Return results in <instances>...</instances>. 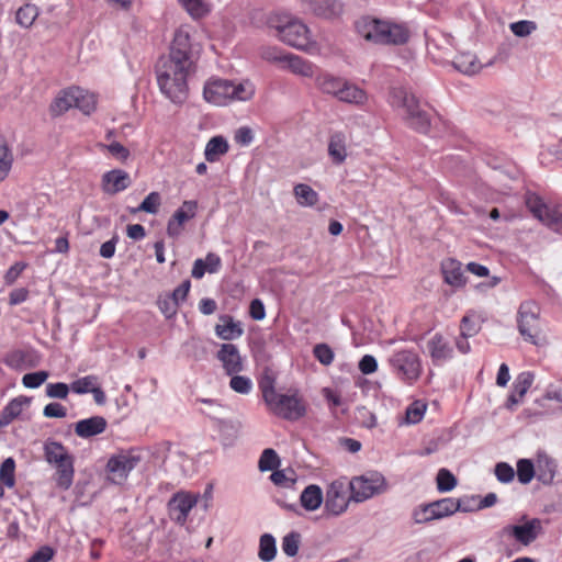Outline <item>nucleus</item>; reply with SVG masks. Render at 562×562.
<instances>
[{
    "label": "nucleus",
    "mask_w": 562,
    "mask_h": 562,
    "mask_svg": "<svg viewBox=\"0 0 562 562\" xmlns=\"http://www.w3.org/2000/svg\"><path fill=\"white\" fill-rule=\"evenodd\" d=\"M198 45L193 44L189 26L176 32L167 56H161L155 67L160 92L175 104H183L189 95L188 80L195 72Z\"/></svg>",
    "instance_id": "nucleus-1"
},
{
    "label": "nucleus",
    "mask_w": 562,
    "mask_h": 562,
    "mask_svg": "<svg viewBox=\"0 0 562 562\" xmlns=\"http://www.w3.org/2000/svg\"><path fill=\"white\" fill-rule=\"evenodd\" d=\"M389 104L397 111L404 123L420 134H427L431 126L430 114L424 110L419 100L404 87H392L389 91Z\"/></svg>",
    "instance_id": "nucleus-2"
},
{
    "label": "nucleus",
    "mask_w": 562,
    "mask_h": 562,
    "mask_svg": "<svg viewBox=\"0 0 562 562\" xmlns=\"http://www.w3.org/2000/svg\"><path fill=\"white\" fill-rule=\"evenodd\" d=\"M267 26L276 31L283 43L297 49L307 50L312 46L308 27L285 13H273L267 18Z\"/></svg>",
    "instance_id": "nucleus-3"
},
{
    "label": "nucleus",
    "mask_w": 562,
    "mask_h": 562,
    "mask_svg": "<svg viewBox=\"0 0 562 562\" xmlns=\"http://www.w3.org/2000/svg\"><path fill=\"white\" fill-rule=\"evenodd\" d=\"M284 389H262V398L269 413L285 420H299L306 414V406L297 393Z\"/></svg>",
    "instance_id": "nucleus-4"
},
{
    "label": "nucleus",
    "mask_w": 562,
    "mask_h": 562,
    "mask_svg": "<svg viewBox=\"0 0 562 562\" xmlns=\"http://www.w3.org/2000/svg\"><path fill=\"white\" fill-rule=\"evenodd\" d=\"M357 29L366 40L379 44L403 45L409 38L405 25L376 19H362L357 23Z\"/></svg>",
    "instance_id": "nucleus-5"
},
{
    "label": "nucleus",
    "mask_w": 562,
    "mask_h": 562,
    "mask_svg": "<svg viewBox=\"0 0 562 562\" xmlns=\"http://www.w3.org/2000/svg\"><path fill=\"white\" fill-rule=\"evenodd\" d=\"M43 449L45 460L56 468L57 487L68 490L74 481V457L61 442L52 439L44 442Z\"/></svg>",
    "instance_id": "nucleus-6"
},
{
    "label": "nucleus",
    "mask_w": 562,
    "mask_h": 562,
    "mask_svg": "<svg viewBox=\"0 0 562 562\" xmlns=\"http://www.w3.org/2000/svg\"><path fill=\"white\" fill-rule=\"evenodd\" d=\"M144 452L140 448H131L112 454L105 467L108 480L113 484L122 485L130 472L144 460Z\"/></svg>",
    "instance_id": "nucleus-7"
},
{
    "label": "nucleus",
    "mask_w": 562,
    "mask_h": 562,
    "mask_svg": "<svg viewBox=\"0 0 562 562\" xmlns=\"http://www.w3.org/2000/svg\"><path fill=\"white\" fill-rule=\"evenodd\" d=\"M527 394L546 411L562 409V389H518L508 396L506 407L514 409Z\"/></svg>",
    "instance_id": "nucleus-8"
},
{
    "label": "nucleus",
    "mask_w": 562,
    "mask_h": 562,
    "mask_svg": "<svg viewBox=\"0 0 562 562\" xmlns=\"http://www.w3.org/2000/svg\"><path fill=\"white\" fill-rule=\"evenodd\" d=\"M348 484L351 499L356 503L364 502L387 490L385 477L378 471L366 472L360 476L353 477Z\"/></svg>",
    "instance_id": "nucleus-9"
},
{
    "label": "nucleus",
    "mask_w": 562,
    "mask_h": 562,
    "mask_svg": "<svg viewBox=\"0 0 562 562\" xmlns=\"http://www.w3.org/2000/svg\"><path fill=\"white\" fill-rule=\"evenodd\" d=\"M526 205L531 214L550 229L562 234V209L559 206H551L543 202V200L530 193L526 196Z\"/></svg>",
    "instance_id": "nucleus-10"
},
{
    "label": "nucleus",
    "mask_w": 562,
    "mask_h": 562,
    "mask_svg": "<svg viewBox=\"0 0 562 562\" xmlns=\"http://www.w3.org/2000/svg\"><path fill=\"white\" fill-rule=\"evenodd\" d=\"M539 313V306L532 301L521 303L517 313V327L519 334L526 341L533 345H537V338L540 333Z\"/></svg>",
    "instance_id": "nucleus-11"
},
{
    "label": "nucleus",
    "mask_w": 562,
    "mask_h": 562,
    "mask_svg": "<svg viewBox=\"0 0 562 562\" xmlns=\"http://www.w3.org/2000/svg\"><path fill=\"white\" fill-rule=\"evenodd\" d=\"M392 370L408 382L415 381L420 374V361L412 350L394 352L389 359Z\"/></svg>",
    "instance_id": "nucleus-12"
},
{
    "label": "nucleus",
    "mask_w": 562,
    "mask_h": 562,
    "mask_svg": "<svg viewBox=\"0 0 562 562\" xmlns=\"http://www.w3.org/2000/svg\"><path fill=\"white\" fill-rule=\"evenodd\" d=\"M349 484L342 480L331 482L326 491L324 509L328 515L339 516L348 508L351 494L348 495Z\"/></svg>",
    "instance_id": "nucleus-13"
},
{
    "label": "nucleus",
    "mask_w": 562,
    "mask_h": 562,
    "mask_svg": "<svg viewBox=\"0 0 562 562\" xmlns=\"http://www.w3.org/2000/svg\"><path fill=\"white\" fill-rule=\"evenodd\" d=\"M501 532L502 536L514 538L522 546H529L543 532V528L539 518H532L522 525H507Z\"/></svg>",
    "instance_id": "nucleus-14"
},
{
    "label": "nucleus",
    "mask_w": 562,
    "mask_h": 562,
    "mask_svg": "<svg viewBox=\"0 0 562 562\" xmlns=\"http://www.w3.org/2000/svg\"><path fill=\"white\" fill-rule=\"evenodd\" d=\"M206 102L215 105H225L231 100V80L212 78L203 88Z\"/></svg>",
    "instance_id": "nucleus-15"
},
{
    "label": "nucleus",
    "mask_w": 562,
    "mask_h": 562,
    "mask_svg": "<svg viewBox=\"0 0 562 562\" xmlns=\"http://www.w3.org/2000/svg\"><path fill=\"white\" fill-rule=\"evenodd\" d=\"M196 210V201H184L182 205L177 209L173 215L169 218L167 224V234L170 237H178L183 229V224L195 216Z\"/></svg>",
    "instance_id": "nucleus-16"
},
{
    "label": "nucleus",
    "mask_w": 562,
    "mask_h": 562,
    "mask_svg": "<svg viewBox=\"0 0 562 562\" xmlns=\"http://www.w3.org/2000/svg\"><path fill=\"white\" fill-rule=\"evenodd\" d=\"M132 184L130 173L123 169H112L103 173L101 179L102 191L115 195Z\"/></svg>",
    "instance_id": "nucleus-17"
},
{
    "label": "nucleus",
    "mask_w": 562,
    "mask_h": 562,
    "mask_svg": "<svg viewBox=\"0 0 562 562\" xmlns=\"http://www.w3.org/2000/svg\"><path fill=\"white\" fill-rule=\"evenodd\" d=\"M196 499L190 494L177 493L168 503L169 516L179 525L187 521L188 514L195 505Z\"/></svg>",
    "instance_id": "nucleus-18"
},
{
    "label": "nucleus",
    "mask_w": 562,
    "mask_h": 562,
    "mask_svg": "<svg viewBox=\"0 0 562 562\" xmlns=\"http://www.w3.org/2000/svg\"><path fill=\"white\" fill-rule=\"evenodd\" d=\"M217 359L223 363V368L228 375L243 371V361L236 345L223 344L217 351Z\"/></svg>",
    "instance_id": "nucleus-19"
},
{
    "label": "nucleus",
    "mask_w": 562,
    "mask_h": 562,
    "mask_svg": "<svg viewBox=\"0 0 562 562\" xmlns=\"http://www.w3.org/2000/svg\"><path fill=\"white\" fill-rule=\"evenodd\" d=\"M427 348L435 364H442L453 356V348L440 334H435L428 340Z\"/></svg>",
    "instance_id": "nucleus-20"
},
{
    "label": "nucleus",
    "mask_w": 562,
    "mask_h": 562,
    "mask_svg": "<svg viewBox=\"0 0 562 562\" xmlns=\"http://www.w3.org/2000/svg\"><path fill=\"white\" fill-rule=\"evenodd\" d=\"M341 0H312L310 8L319 18L331 20L339 18L344 12Z\"/></svg>",
    "instance_id": "nucleus-21"
},
{
    "label": "nucleus",
    "mask_w": 562,
    "mask_h": 562,
    "mask_svg": "<svg viewBox=\"0 0 562 562\" xmlns=\"http://www.w3.org/2000/svg\"><path fill=\"white\" fill-rule=\"evenodd\" d=\"M221 324L215 325V334L223 340H235L243 336L244 328L241 323L234 321L233 316L224 314L220 316Z\"/></svg>",
    "instance_id": "nucleus-22"
},
{
    "label": "nucleus",
    "mask_w": 562,
    "mask_h": 562,
    "mask_svg": "<svg viewBox=\"0 0 562 562\" xmlns=\"http://www.w3.org/2000/svg\"><path fill=\"white\" fill-rule=\"evenodd\" d=\"M78 97H81V89L78 87L68 88L54 100L50 105V113L54 116H58L69 109L75 108Z\"/></svg>",
    "instance_id": "nucleus-23"
},
{
    "label": "nucleus",
    "mask_w": 562,
    "mask_h": 562,
    "mask_svg": "<svg viewBox=\"0 0 562 562\" xmlns=\"http://www.w3.org/2000/svg\"><path fill=\"white\" fill-rule=\"evenodd\" d=\"M441 271L445 282L451 286L460 288L467 282V278L462 271V265L456 259L448 258L443 260L441 263Z\"/></svg>",
    "instance_id": "nucleus-24"
},
{
    "label": "nucleus",
    "mask_w": 562,
    "mask_h": 562,
    "mask_svg": "<svg viewBox=\"0 0 562 562\" xmlns=\"http://www.w3.org/2000/svg\"><path fill=\"white\" fill-rule=\"evenodd\" d=\"M106 428V420L102 416H92L76 423L75 431L81 438H90L102 434Z\"/></svg>",
    "instance_id": "nucleus-25"
},
{
    "label": "nucleus",
    "mask_w": 562,
    "mask_h": 562,
    "mask_svg": "<svg viewBox=\"0 0 562 562\" xmlns=\"http://www.w3.org/2000/svg\"><path fill=\"white\" fill-rule=\"evenodd\" d=\"M34 359L32 350L15 349L5 355L4 363L15 370H25L35 366Z\"/></svg>",
    "instance_id": "nucleus-26"
},
{
    "label": "nucleus",
    "mask_w": 562,
    "mask_h": 562,
    "mask_svg": "<svg viewBox=\"0 0 562 562\" xmlns=\"http://www.w3.org/2000/svg\"><path fill=\"white\" fill-rule=\"evenodd\" d=\"M325 503L322 488L316 484L307 485L300 496L301 506L308 512H314Z\"/></svg>",
    "instance_id": "nucleus-27"
},
{
    "label": "nucleus",
    "mask_w": 562,
    "mask_h": 562,
    "mask_svg": "<svg viewBox=\"0 0 562 562\" xmlns=\"http://www.w3.org/2000/svg\"><path fill=\"white\" fill-rule=\"evenodd\" d=\"M337 99L345 103L362 105L367 102L368 95L367 92L357 85L346 80L337 95Z\"/></svg>",
    "instance_id": "nucleus-28"
},
{
    "label": "nucleus",
    "mask_w": 562,
    "mask_h": 562,
    "mask_svg": "<svg viewBox=\"0 0 562 562\" xmlns=\"http://www.w3.org/2000/svg\"><path fill=\"white\" fill-rule=\"evenodd\" d=\"M328 155L333 162L340 165L346 160V136L341 132H336L330 135L328 143Z\"/></svg>",
    "instance_id": "nucleus-29"
},
{
    "label": "nucleus",
    "mask_w": 562,
    "mask_h": 562,
    "mask_svg": "<svg viewBox=\"0 0 562 562\" xmlns=\"http://www.w3.org/2000/svg\"><path fill=\"white\" fill-rule=\"evenodd\" d=\"M228 150L229 145L224 136H213L205 145L204 157L209 162H215Z\"/></svg>",
    "instance_id": "nucleus-30"
},
{
    "label": "nucleus",
    "mask_w": 562,
    "mask_h": 562,
    "mask_svg": "<svg viewBox=\"0 0 562 562\" xmlns=\"http://www.w3.org/2000/svg\"><path fill=\"white\" fill-rule=\"evenodd\" d=\"M346 79L335 77L330 74H322L316 78V85L326 94L337 98L341 87H344Z\"/></svg>",
    "instance_id": "nucleus-31"
},
{
    "label": "nucleus",
    "mask_w": 562,
    "mask_h": 562,
    "mask_svg": "<svg viewBox=\"0 0 562 562\" xmlns=\"http://www.w3.org/2000/svg\"><path fill=\"white\" fill-rule=\"evenodd\" d=\"M240 428L241 424L239 422L221 420L218 424V431L223 446L232 447L239 436Z\"/></svg>",
    "instance_id": "nucleus-32"
},
{
    "label": "nucleus",
    "mask_w": 562,
    "mask_h": 562,
    "mask_svg": "<svg viewBox=\"0 0 562 562\" xmlns=\"http://www.w3.org/2000/svg\"><path fill=\"white\" fill-rule=\"evenodd\" d=\"M282 69H288L295 75H300L303 77H312L313 76V66L310 61L303 59L302 57L293 54H288L285 63Z\"/></svg>",
    "instance_id": "nucleus-33"
},
{
    "label": "nucleus",
    "mask_w": 562,
    "mask_h": 562,
    "mask_svg": "<svg viewBox=\"0 0 562 562\" xmlns=\"http://www.w3.org/2000/svg\"><path fill=\"white\" fill-rule=\"evenodd\" d=\"M293 194L301 206L312 207L319 200L318 193L308 184L299 183L293 188Z\"/></svg>",
    "instance_id": "nucleus-34"
},
{
    "label": "nucleus",
    "mask_w": 562,
    "mask_h": 562,
    "mask_svg": "<svg viewBox=\"0 0 562 562\" xmlns=\"http://www.w3.org/2000/svg\"><path fill=\"white\" fill-rule=\"evenodd\" d=\"M453 67L464 74V75H474L476 74L481 66L476 59V56L471 53H462L456 56L453 59Z\"/></svg>",
    "instance_id": "nucleus-35"
},
{
    "label": "nucleus",
    "mask_w": 562,
    "mask_h": 562,
    "mask_svg": "<svg viewBox=\"0 0 562 562\" xmlns=\"http://www.w3.org/2000/svg\"><path fill=\"white\" fill-rule=\"evenodd\" d=\"M555 472L557 464L552 459L544 457L538 460L536 468V477L538 481L546 485H549L553 482Z\"/></svg>",
    "instance_id": "nucleus-36"
},
{
    "label": "nucleus",
    "mask_w": 562,
    "mask_h": 562,
    "mask_svg": "<svg viewBox=\"0 0 562 562\" xmlns=\"http://www.w3.org/2000/svg\"><path fill=\"white\" fill-rule=\"evenodd\" d=\"M437 520L452 516L459 512V503H456V498L446 497L438 501L431 502Z\"/></svg>",
    "instance_id": "nucleus-37"
},
{
    "label": "nucleus",
    "mask_w": 562,
    "mask_h": 562,
    "mask_svg": "<svg viewBox=\"0 0 562 562\" xmlns=\"http://www.w3.org/2000/svg\"><path fill=\"white\" fill-rule=\"evenodd\" d=\"M277 544L276 539L270 533H263L259 541L258 557L263 562H270L276 558Z\"/></svg>",
    "instance_id": "nucleus-38"
},
{
    "label": "nucleus",
    "mask_w": 562,
    "mask_h": 562,
    "mask_svg": "<svg viewBox=\"0 0 562 562\" xmlns=\"http://www.w3.org/2000/svg\"><path fill=\"white\" fill-rule=\"evenodd\" d=\"M432 503L420 504L412 510V519L416 525L428 524L437 520Z\"/></svg>",
    "instance_id": "nucleus-39"
},
{
    "label": "nucleus",
    "mask_w": 562,
    "mask_h": 562,
    "mask_svg": "<svg viewBox=\"0 0 562 562\" xmlns=\"http://www.w3.org/2000/svg\"><path fill=\"white\" fill-rule=\"evenodd\" d=\"M38 16V9L35 4L26 3L22 5L15 14V20L22 27H30L33 25L35 19Z\"/></svg>",
    "instance_id": "nucleus-40"
},
{
    "label": "nucleus",
    "mask_w": 562,
    "mask_h": 562,
    "mask_svg": "<svg viewBox=\"0 0 562 562\" xmlns=\"http://www.w3.org/2000/svg\"><path fill=\"white\" fill-rule=\"evenodd\" d=\"M179 2L194 20L204 18L210 12V8L204 0H179Z\"/></svg>",
    "instance_id": "nucleus-41"
},
{
    "label": "nucleus",
    "mask_w": 562,
    "mask_h": 562,
    "mask_svg": "<svg viewBox=\"0 0 562 562\" xmlns=\"http://www.w3.org/2000/svg\"><path fill=\"white\" fill-rule=\"evenodd\" d=\"M279 465H280V458H279L278 453L271 448L265 449L262 451L259 462H258L259 470L261 472L273 471Z\"/></svg>",
    "instance_id": "nucleus-42"
},
{
    "label": "nucleus",
    "mask_w": 562,
    "mask_h": 562,
    "mask_svg": "<svg viewBox=\"0 0 562 562\" xmlns=\"http://www.w3.org/2000/svg\"><path fill=\"white\" fill-rule=\"evenodd\" d=\"M255 89L249 82L231 81V100L247 101L252 98Z\"/></svg>",
    "instance_id": "nucleus-43"
},
{
    "label": "nucleus",
    "mask_w": 562,
    "mask_h": 562,
    "mask_svg": "<svg viewBox=\"0 0 562 562\" xmlns=\"http://www.w3.org/2000/svg\"><path fill=\"white\" fill-rule=\"evenodd\" d=\"M255 89L249 82L231 81V100L247 101L252 98Z\"/></svg>",
    "instance_id": "nucleus-44"
},
{
    "label": "nucleus",
    "mask_w": 562,
    "mask_h": 562,
    "mask_svg": "<svg viewBox=\"0 0 562 562\" xmlns=\"http://www.w3.org/2000/svg\"><path fill=\"white\" fill-rule=\"evenodd\" d=\"M436 482L437 490L441 493L452 491L458 484L456 476L445 468L438 471Z\"/></svg>",
    "instance_id": "nucleus-45"
},
{
    "label": "nucleus",
    "mask_w": 562,
    "mask_h": 562,
    "mask_svg": "<svg viewBox=\"0 0 562 562\" xmlns=\"http://www.w3.org/2000/svg\"><path fill=\"white\" fill-rule=\"evenodd\" d=\"M301 543V535L297 531H291L282 539V551L285 555L293 558L297 554Z\"/></svg>",
    "instance_id": "nucleus-46"
},
{
    "label": "nucleus",
    "mask_w": 562,
    "mask_h": 562,
    "mask_svg": "<svg viewBox=\"0 0 562 562\" xmlns=\"http://www.w3.org/2000/svg\"><path fill=\"white\" fill-rule=\"evenodd\" d=\"M161 203L160 194L158 192H150L143 202L136 207L132 209V213L146 212L149 214H156Z\"/></svg>",
    "instance_id": "nucleus-47"
},
{
    "label": "nucleus",
    "mask_w": 562,
    "mask_h": 562,
    "mask_svg": "<svg viewBox=\"0 0 562 562\" xmlns=\"http://www.w3.org/2000/svg\"><path fill=\"white\" fill-rule=\"evenodd\" d=\"M15 461L13 458H7L0 467V480L8 487H13L15 484Z\"/></svg>",
    "instance_id": "nucleus-48"
},
{
    "label": "nucleus",
    "mask_w": 562,
    "mask_h": 562,
    "mask_svg": "<svg viewBox=\"0 0 562 562\" xmlns=\"http://www.w3.org/2000/svg\"><path fill=\"white\" fill-rule=\"evenodd\" d=\"M517 476L521 484H528L536 476V468L529 459H520L517 462Z\"/></svg>",
    "instance_id": "nucleus-49"
},
{
    "label": "nucleus",
    "mask_w": 562,
    "mask_h": 562,
    "mask_svg": "<svg viewBox=\"0 0 562 562\" xmlns=\"http://www.w3.org/2000/svg\"><path fill=\"white\" fill-rule=\"evenodd\" d=\"M313 356L323 366H330L334 361L335 353L328 344H316L313 348Z\"/></svg>",
    "instance_id": "nucleus-50"
},
{
    "label": "nucleus",
    "mask_w": 562,
    "mask_h": 562,
    "mask_svg": "<svg viewBox=\"0 0 562 562\" xmlns=\"http://www.w3.org/2000/svg\"><path fill=\"white\" fill-rule=\"evenodd\" d=\"M12 164L13 156L11 150L4 143L0 142V181H3L8 177Z\"/></svg>",
    "instance_id": "nucleus-51"
},
{
    "label": "nucleus",
    "mask_w": 562,
    "mask_h": 562,
    "mask_svg": "<svg viewBox=\"0 0 562 562\" xmlns=\"http://www.w3.org/2000/svg\"><path fill=\"white\" fill-rule=\"evenodd\" d=\"M261 58L266 61L278 65L281 69L285 63L288 54L278 47H265L261 49Z\"/></svg>",
    "instance_id": "nucleus-52"
},
{
    "label": "nucleus",
    "mask_w": 562,
    "mask_h": 562,
    "mask_svg": "<svg viewBox=\"0 0 562 562\" xmlns=\"http://www.w3.org/2000/svg\"><path fill=\"white\" fill-rule=\"evenodd\" d=\"M509 29L514 35L518 37H526L536 31L537 24L533 21L521 20L510 23Z\"/></svg>",
    "instance_id": "nucleus-53"
},
{
    "label": "nucleus",
    "mask_w": 562,
    "mask_h": 562,
    "mask_svg": "<svg viewBox=\"0 0 562 562\" xmlns=\"http://www.w3.org/2000/svg\"><path fill=\"white\" fill-rule=\"evenodd\" d=\"M461 335L463 337H472L479 333L480 326L476 323L475 315L468 314L463 316L460 324Z\"/></svg>",
    "instance_id": "nucleus-54"
},
{
    "label": "nucleus",
    "mask_w": 562,
    "mask_h": 562,
    "mask_svg": "<svg viewBox=\"0 0 562 562\" xmlns=\"http://www.w3.org/2000/svg\"><path fill=\"white\" fill-rule=\"evenodd\" d=\"M426 411V404L416 401L411 404L406 409V420L409 424H417L422 420Z\"/></svg>",
    "instance_id": "nucleus-55"
},
{
    "label": "nucleus",
    "mask_w": 562,
    "mask_h": 562,
    "mask_svg": "<svg viewBox=\"0 0 562 562\" xmlns=\"http://www.w3.org/2000/svg\"><path fill=\"white\" fill-rule=\"evenodd\" d=\"M494 473L502 483H509L514 480L515 471L512 465L506 462H498L495 465Z\"/></svg>",
    "instance_id": "nucleus-56"
},
{
    "label": "nucleus",
    "mask_w": 562,
    "mask_h": 562,
    "mask_svg": "<svg viewBox=\"0 0 562 562\" xmlns=\"http://www.w3.org/2000/svg\"><path fill=\"white\" fill-rule=\"evenodd\" d=\"M158 306L160 312L165 315L166 318H171L177 314L178 304L175 300H172L169 295L165 297H160L158 300Z\"/></svg>",
    "instance_id": "nucleus-57"
},
{
    "label": "nucleus",
    "mask_w": 562,
    "mask_h": 562,
    "mask_svg": "<svg viewBox=\"0 0 562 562\" xmlns=\"http://www.w3.org/2000/svg\"><path fill=\"white\" fill-rule=\"evenodd\" d=\"M114 158L125 161L130 157V150L119 142H113L103 146Z\"/></svg>",
    "instance_id": "nucleus-58"
},
{
    "label": "nucleus",
    "mask_w": 562,
    "mask_h": 562,
    "mask_svg": "<svg viewBox=\"0 0 562 562\" xmlns=\"http://www.w3.org/2000/svg\"><path fill=\"white\" fill-rule=\"evenodd\" d=\"M75 108L82 111L85 114H90L95 109V101L93 95H89L81 90V97H78V101H76Z\"/></svg>",
    "instance_id": "nucleus-59"
},
{
    "label": "nucleus",
    "mask_w": 562,
    "mask_h": 562,
    "mask_svg": "<svg viewBox=\"0 0 562 562\" xmlns=\"http://www.w3.org/2000/svg\"><path fill=\"white\" fill-rule=\"evenodd\" d=\"M46 371H36L24 374L22 379L23 386H41L47 379Z\"/></svg>",
    "instance_id": "nucleus-60"
},
{
    "label": "nucleus",
    "mask_w": 562,
    "mask_h": 562,
    "mask_svg": "<svg viewBox=\"0 0 562 562\" xmlns=\"http://www.w3.org/2000/svg\"><path fill=\"white\" fill-rule=\"evenodd\" d=\"M43 414L47 418H64L67 409L61 404L53 402L44 407Z\"/></svg>",
    "instance_id": "nucleus-61"
},
{
    "label": "nucleus",
    "mask_w": 562,
    "mask_h": 562,
    "mask_svg": "<svg viewBox=\"0 0 562 562\" xmlns=\"http://www.w3.org/2000/svg\"><path fill=\"white\" fill-rule=\"evenodd\" d=\"M358 368L363 374H372L378 370V361L371 355H364L358 364Z\"/></svg>",
    "instance_id": "nucleus-62"
},
{
    "label": "nucleus",
    "mask_w": 562,
    "mask_h": 562,
    "mask_svg": "<svg viewBox=\"0 0 562 562\" xmlns=\"http://www.w3.org/2000/svg\"><path fill=\"white\" fill-rule=\"evenodd\" d=\"M54 557V550L48 547L44 546L41 547L37 551H35L26 562H48Z\"/></svg>",
    "instance_id": "nucleus-63"
},
{
    "label": "nucleus",
    "mask_w": 562,
    "mask_h": 562,
    "mask_svg": "<svg viewBox=\"0 0 562 562\" xmlns=\"http://www.w3.org/2000/svg\"><path fill=\"white\" fill-rule=\"evenodd\" d=\"M235 142L241 146H248L254 140V133L250 127L243 126L235 132Z\"/></svg>",
    "instance_id": "nucleus-64"
}]
</instances>
